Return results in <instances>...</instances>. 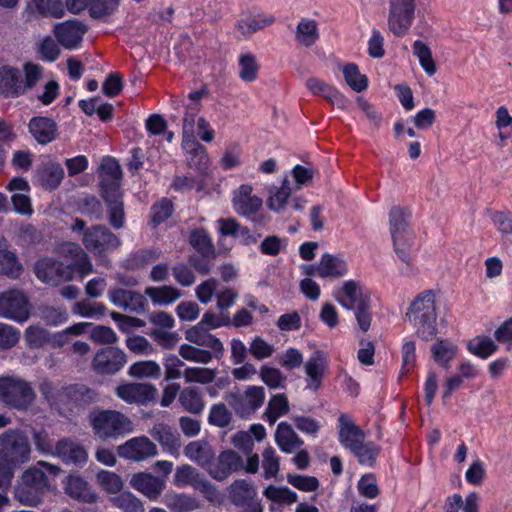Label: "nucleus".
<instances>
[{
  "label": "nucleus",
  "instance_id": "obj_1",
  "mask_svg": "<svg viewBox=\"0 0 512 512\" xmlns=\"http://www.w3.org/2000/svg\"><path fill=\"white\" fill-rule=\"evenodd\" d=\"M332 296L347 310H353L357 326L362 333L372 324L371 295L359 280H346L333 290Z\"/></svg>",
  "mask_w": 512,
  "mask_h": 512
},
{
  "label": "nucleus",
  "instance_id": "obj_2",
  "mask_svg": "<svg viewBox=\"0 0 512 512\" xmlns=\"http://www.w3.org/2000/svg\"><path fill=\"white\" fill-rule=\"evenodd\" d=\"M102 196L107 204L110 223L121 228L124 223V210L120 180L122 176L118 162L112 157L103 158L100 166Z\"/></svg>",
  "mask_w": 512,
  "mask_h": 512
},
{
  "label": "nucleus",
  "instance_id": "obj_3",
  "mask_svg": "<svg viewBox=\"0 0 512 512\" xmlns=\"http://www.w3.org/2000/svg\"><path fill=\"white\" fill-rule=\"evenodd\" d=\"M60 471L58 466L44 461L37 466L27 469L15 490L16 498L25 505L36 506L40 503L42 493L50 488V477H55Z\"/></svg>",
  "mask_w": 512,
  "mask_h": 512
},
{
  "label": "nucleus",
  "instance_id": "obj_4",
  "mask_svg": "<svg viewBox=\"0 0 512 512\" xmlns=\"http://www.w3.org/2000/svg\"><path fill=\"white\" fill-rule=\"evenodd\" d=\"M406 317L418 337L425 341L432 340L438 333L435 293L432 290L419 293L411 302Z\"/></svg>",
  "mask_w": 512,
  "mask_h": 512
},
{
  "label": "nucleus",
  "instance_id": "obj_5",
  "mask_svg": "<svg viewBox=\"0 0 512 512\" xmlns=\"http://www.w3.org/2000/svg\"><path fill=\"white\" fill-rule=\"evenodd\" d=\"M3 455H0V487L10 484L16 465L29 459L28 437L21 431H9L0 437Z\"/></svg>",
  "mask_w": 512,
  "mask_h": 512
},
{
  "label": "nucleus",
  "instance_id": "obj_6",
  "mask_svg": "<svg viewBox=\"0 0 512 512\" xmlns=\"http://www.w3.org/2000/svg\"><path fill=\"white\" fill-rule=\"evenodd\" d=\"M89 423L94 435L102 440L116 439L134 430L131 420L115 410H93Z\"/></svg>",
  "mask_w": 512,
  "mask_h": 512
},
{
  "label": "nucleus",
  "instance_id": "obj_7",
  "mask_svg": "<svg viewBox=\"0 0 512 512\" xmlns=\"http://www.w3.org/2000/svg\"><path fill=\"white\" fill-rule=\"evenodd\" d=\"M266 398L262 386L249 385L243 391H230L224 399L241 418H249L262 407Z\"/></svg>",
  "mask_w": 512,
  "mask_h": 512
},
{
  "label": "nucleus",
  "instance_id": "obj_8",
  "mask_svg": "<svg viewBox=\"0 0 512 512\" xmlns=\"http://www.w3.org/2000/svg\"><path fill=\"white\" fill-rule=\"evenodd\" d=\"M416 0H389L388 29L397 37L405 36L415 19Z\"/></svg>",
  "mask_w": 512,
  "mask_h": 512
},
{
  "label": "nucleus",
  "instance_id": "obj_9",
  "mask_svg": "<svg viewBox=\"0 0 512 512\" xmlns=\"http://www.w3.org/2000/svg\"><path fill=\"white\" fill-rule=\"evenodd\" d=\"M64 253L72 260L71 263L64 264V268L58 270L57 276L53 279L71 281L73 279L82 280L93 272V264L89 256L77 244L69 243L64 248Z\"/></svg>",
  "mask_w": 512,
  "mask_h": 512
},
{
  "label": "nucleus",
  "instance_id": "obj_10",
  "mask_svg": "<svg viewBox=\"0 0 512 512\" xmlns=\"http://www.w3.org/2000/svg\"><path fill=\"white\" fill-rule=\"evenodd\" d=\"M0 397L15 408H26L34 399V392L24 381L14 378L0 379Z\"/></svg>",
  "mask_w": 512,
  "mask_h": 512
},
{
  "label": "nucleus",
  "instance_id": "obj_11",
  "mask_svg": "<svg viewBox=\"0 0 512 512\" xmlns=\"http://www.w3.org/2000/svg\"><path fill=\"white\" fill-rule=\"evenodd\" d=\"M29 315L28 300L22 292L11 290L0 294V317L23 323Z\"/></svg>",
  "mask_w": 512,
  "mask_h": 512
},
{
  "label": "nucleus",
  "instance_id": "obj_12",
  "mask_svg": "<svg viewBox=\"0 0 512 512\" xmlns=\"http://www.w3.org/2000/svg\"><path fill=\"white\" fill-rule=\"evenodd\" d=\"M394 252L403 263L400 273L403 276H414L417 274V267L411 255V248L414 243V233L412 229L405 232L391 233Z\"/></svg>",
  "mask_w": 512,
  "mask_h": 512
},
{
  "label": "nucleus",
  "instance_id": "obj_13",
  "mask_svg": "<svg viewBox=\"0 0 512 512\" xmlns=\"http://www.w3.org/2000/svg\"><path fill=\"white\" fill-rule=\"evenodd\" d=\"M82 242L85 248L95 255L116 249L120 244L119 239L102 226L85 230Z\"/></svg>",
  "mask_w": 512,
  "mask_h": 512
},
{
  "label": "nucleus",
  "instance_id": "obj_14",
  "mask_svg": "<svg viewBox=\"0 0 512 512\" xmlns=\"http://www.w3.org/2000/svg\"><path fill=\"white\" fill-rule=\"evenodd\" d=\"M121 458L135 462L157 455L156 445L146 436L133 437L117 447Z\"/></svg>",
  "mask_w": 512,
  "mask_h": 512
},
{
  "label": "nucleus",
  "instance_id": "obj_15",
  "mask_svg": "<svg viewBox=\"0 0 512 512\" xmlns=\"http://www.w3.org/2000/svg\"><path fill=\"white\" fill-rule=\"evenodd\" d=\"M116 395L129 404L146 405L154 401L157 396V388L150 383H125L119 385Z\"/></svg>",
  "mask_w": 512,
  "mask_h": 512
},
{
  "label": "nucleus",
  "instance_id": "obj_16",
  "mask_svg": "<svg viewBox=\"0 0 512 512\" xmlns=\"http://www.w3.org/2000/svg\"><path fill=\"white\" fill-rule=\"evenodd\" d=\"M262 205V199L253 193V186L249 183L241 184L232 192V206L239 215H254Z\"/></svg>",
  "mask_w": 512,
  "mask_h": 512
},
{
  "label": "nucleus",
  "instance_id": "obj_17",
  "mask_svg": "<svg viewBox=\"0 0 512 512\" xmlns=\"http://www.w3.org/2000/svg\"><path fill=\"white\" fill-rule=\"evenodd\" d=\"M127 362L126 354L116 347H107L98 351L93 359V369L102 374H114Z\"/></svg>",
  "mask_w": 512,
  "mask_h": 512
},
{
  "label": "nucleus",
  "instance_id": "obj_18",
  "mask_svg": "<svg viewBox=\"0 0 512 512\" xmlns=\"http://www.w3.org/2000/svg\"><path fill=\"white\" fill-rule=\"evenodd\" d=\"M242 467L241 456L233 450H226L219 454L215 462L210 463L208 472L212 478L222 481Z\"/></svg>",
  "mask_w": 512,
  "mask_h": 512
},
{
  "label": "nucleus",
  "instance_id": "obj_19",
  "mask_svg": "<svg viewBox=\"0 0 512 512\" xmlns=\"http://www.w3.org/2000/svg\"><path fill=\"white\" fill-rule=\"evenodd\" d=\"M191 137V132L188 131ZM182 149L188 166L201 174L207 173L210 166V158L206 148L196 138L182 140Z\"/></svg>",
  "mask_w": 512,
  "mask_h": 512
},
{
  "label": "nucleus",
  "instance_id": "obj_20",
  "mask_svg": "<svg viewBox=\"0 0 512 512\" xmlns=\"http://www.w3.org/2000/svg\"><path fill=\"white\" fill-rule=\"evenodd\" d=\"M85 27L79 21H65L54 26L57 41L68 50L76 49L85 34Z\"/></svg>",
  "mask_w": 512,
  "mask_h": 512
},
{
  "label": "nucleus",
  "instance_id": "obj_21",
  "mask_svg": "<svg viewBox=\"0 0 512 512\" xmlns=\"http://www.w3.org/2000/svg\"><path fill=\"white\" fill-rule=\"evenodd\" d=\"M21 95H24L21 71L10 65H0V96L16 98Z\"/></svg>",
  "mask_w": 512,
  "mask_h": 512
},
{
  "label": "nucleus",
  "instance_id": "obj_22",
  "mask_svg": "<svg viewBox=\"0 0 512 512\" xmlns=\"http://www.w3.org/2000/svg\"><path fill=\"white\" fill-rule=\"evenodd\" d=\"M25 14L29 20L44 17L62 18L65 9L61 0H26Z\"/></svg>",
  "mask_w": 512,
  "mask_h": 512
},
{
  "label": "nucleus",
  "instance_id": "obj_23",
  "mask_svg": "<svg viewBox=\"0 0 512 512\" xmlns=\"http://www.w3.org/2000/svg\"><path fill=\"white\" fill-rule=\"evenodd\" d=\"M64 491L72 499L83 503H95L99 498L89 483L78 474H70L66 477Z\"/></svg>",
  "mask_w": 512,
  "mask_h": 512
},
{
  "label": "nucleus",
  "instance_id": "obj_24",
  "mask_svg": "<svg viewBox=\"0 0 512 512\" xmlns=\"http://www.w3.org/2000/svg\"><path fill=\"white\" fill-rule=\"evenodd\" d=\"M130 486L150 500H156L166 487V480L150 473L140 472L132 475Z\"/></svg>",
  "mask_w": 512,
  "mask_h": 512
},
{
  "label": "nucleus",
  "instance_id": "obj_25",
  "mask_svg": "<svg viewBox=\"0 0 512 512\" xmlns=\"http://www.w3.org/2000/svg\"><path fill=\"white\" fill-rule=\"evenodd\" d=\"M185 339L200 347L208 348L214 353L215 358L221 357L224 353L222 342L210 334L199 322L185 331Z\"/></svg>",
  "mask_w": 512,
  "mask_h": 512
},
{
  "label": "nucleus",
  "instance_id": "obj_26",
  "mask_svg": "<svg viewBox=\"0 0 512 512\" xmlns=\"http://www.w3.org/2000/svg\"><path fill=\"white\" fill-rule=\"evenodd\" d=\"M338 421L340 443L349 451L354 450L365 440L364 431L347 414H340Z\"/></svg>",
  "mask_w": 512,
  "mask_h": 512
},
{
  "label": "nucleus",
  "instance_id": "obj_27",
  "mask_svg": "<svg viewBox=\"0 0 512 512\" xmlns=\"http://www.w3.org/2000/svg\"><path fill=\"white\" fill-rule=\"evenodd\" d=\"M55 455L61 458L66 464L83 466L88 460L86 449L77 442L70 439H62L55 445Z\"/></svg>",
  "mask_w": 512,
  "mask_h": 512
},
{
  "label": "nucleus",
  "instance_id": "obj_28",
  "mask_svg": "<svg viewBox=\"0 0 512 512\" xmlns=\"http://www.w3.org/2000/svg\"><path fill=\"white\" fill-rule=\"evenodd\" d=\"M8 189L12 192L11 201L14 210L22 215H32L33 208L28 195L29 185L27 181L21 178H14L9 182Z\"/></svg>",
  "mask_w": 512,
  "mask_h": 512
},
{
  "label": "nucleus",
  "instance_id": "obj_29",
  "mask_svg": "<svg viewBox=\"0 0 512 512\" xmlns=\"http://www.w3.org/2000/svg\"><path fill=\"white\" fill-rule=\"evenodd\" d=\"M275 18L264 13H246L241 16L236 25L237 32L243 38H249L257 31L272 25Z\"/></svg>",
  "mask_w": 512,
  "mask_h": 512
},
{
  "label": "nucleus",
  "instance_id": "obj_30",
  "mask_svg": "<svg viewBox=\"0 0 512 512\" xmlns=\"http://www.w3.org/2000/svg\"><path fill=\"white\" fill-rule=\"evenodd\" d=\"M173 483L177 487L192 485L196 489L203 490L207 493L213 490L212 485L209 482L200 479L197 470L188 464L177 467Z\"/></svg>",
  "mask_w": 512,
  "mask_h": 512
},
{
  "label": "nucleus",
  "instance_id": "obj_31",
  "mask_svg": "<svg viewBox=\"0 0 512 512\" xmlns=\"http://www.w3.org/2000/svg\"><path fill=\"white\" fill-rule=\"evenodd\" d=\"M151 436L155 438L169 454L178 457L181 446L180 436L170 426L159 423L151 430Z\"/></svg>",
  "mask_w": 512,
  "mask_h": 512
},
{
  "label": "nucleus",
  "instance_id": "obj_32",
  "mask_svg": "<svg viewBox=\"0 0 512 512\" xmlns=\"http://www.w3.org/2000/svg\"><path fill=\"white\" fill-rule=\"evenodd\" d=\"M348 274V263L341 254H322V278L337 280Z\"/></svg>",
  "mask_w": 512,
  "mask_h": 512
},
{
  "label": "nucleus",
  "instance_id": "obj_33",
  "mask_svg": "<svg viewBox=\"0 0 512 512\" xmlns=\"http://www.w3.org/2000/svg\"><path fill=\"white\" fill-rule=\"evenodd\" d=\"M29 131L35 140L47 144L56 138V124L46 117H34L29 122Z\"/></svg>",
  "mask_w": 512,
  "mask_h": 512
},
{
  "label": "nucleus",
  "instance_id": "obj_34",
  "mask_svg": "<svg viewBox=\"0 0 512 512\" xmlns=\"http://www.w3.org/2000/svg\"><path fill=\"white\" fill-rule=\"evenodd\" d=\"M296 42L302 46L309 48L318 40V23L314 19L303 18L296 25L294 32Z\"/></svg>",
  "mask_w": 512,
  "mask_h": 512
},
{
  "label": "nucleus",
  "instance_id": "obj_35",
  "mask_svg": "<svg viewBox=\"0 0 512 512\" xmlns=\"http://www.w3.org/2000/svg\"><path fill=\"white\" fill-rule=\"evenodd\" d=\"M64 177V170L59 163L50 162L38 169L36 178L46 189H55Z\"/></svg>",
  "mask_w": 512,
  "mask_h": 512
},
{
  "label": "nucleus",
  "instance_id": "obj_36",
  "mask_svg": "<svg viewBox=\"0 0 512 512\" xmlns=\"http://www.w3.org/2000/svg\"><path fill=\"white\" fill-rule=\"evenodd\" d=\"M275 441L279 448L286 453H291L302 445V441L292 426L286 422L278 424L275 432Z\"/></svg>",
  "mask_w": 512,
  "mask_h": 512
},
{
  "label": "nucleus",
  "instance_id": "obj_37",
  "mask_svg": "<svg viewBox=\"0 0 512 512\" xmlns=\"http://www.w3.org/2000/svg\"><path fill=\"white\" fill-rule=\"evenodd\" d=\"M60 268H64V263L50 258H43L37 261L35 265V272L38 279L42 282L56 286L65 282V280L50 279L57 276V272Z\"/></svg>",
  "mask_w": 512,
  "mask_h": 512
},
{
  "label": "nucleus",
  "instance_id": "obj_38",
  "mask_svg": "<svg viewBox=\"0 0 512 512\" xmlns=\"http://www.w3.org/2000/svg\"><path fill=\"white\" fill-rule=\"evenodd\" d=\"M292 191L294 190L291 187L289 179L284 178L280 187H273L270 190L269 197L267 199L268 208L275 212L283 211L288 203V199Z\"/></svg>",
  "mask_w": 512,
  "mask_h": 512
},
{
  "label": "nucleus",
  "instance_id": "obj_39",
  "mask_svg": "<svg viewBox=\"0 0 512 512\" xmlns=\"http://www.w3.org/2000/svg\"><path fill=\"white\" fill-rule=\"evenodd\" d=\"M179 402L184 410L192 414H200L205 408L202 393L193 386L186 387L180 392Z\"/></svg>",
  "mask_w": 512,
  "mask_h": 512
},
{
  "label": "nucleus",
  "instance_id": "obj_40",
  "mask_svg": "<svg viewBox=\"0 0 512 512\" xmlns=\"http://www.w3.org/2000/svg\"><path fill=\"white\" fill-rule=\"evenodd\" d=\"M184 454L187 458L203 467L210 465L214 456L211 447L207 443L201 441L190 442L185 447Z\"/></svg>",
  "mask_w": 512,
  "mask_h": 512
},
{
  "label": "nucleus",
  "instance_id": "obj_41",
  "mask_svg": "<svg viewBox=\"0 0 512 512\" xmlns=\"http://www.w3.org/2000/svg\"><path fill=\"white\" fill-rule=\"evenodd\" d=\"M260 64L250 52L240 54L238 58V75L244 82H254L259 73Z\"/></svg>",
  "mask_w": 512,
  "mask_h": 512
},
{
  "label": "nucleus",
  "instance_id": "obj_42",
  "mask_svg": "<svg viewBox=\"0 0 512 512\" xmlns=\"http://www.w3.org/2000/svg\"><path fill=\"white\" fill-rule=\"evenodd\" d=\"M145 294L151 299L154 305H169L178 300L182 294L179 289L173 286L148 287Z\"/></svg>",
  "mask_w": 512,
  "mask_h": 512
},
{
  "label": "nucleus",
  "instance_id": "obj_43",
  "mask_svg": "<svg viewBox=\"0 0 512 512\" xmlns=\"http://www.w3.org/2000/svg\"><path fill=\"white\" fill-rule=\"evenodd\" d=\"M289 401L285 394H275L270 397L266 410L265 419L273 425L280 417L286 415L289 411Z\"/></svg>",
  "mask_w": 512,
  "mask_h": 512
},
{
  "label": "nucleus",
  "instance_id": "obj_44",
  "mask_svg": "<svg viewBox=\"0 0 512 512\" xmlns=\"http://www.w3.org/2000/svg\"><path fill=\"white\" fill-rule=\"evenodd\" d=\"M128 374L138 379H157L161 375V367L153 360L138 361L129 367Z\"/></svg>",
  "mask_w": 512,
  "mask_h": 512
},
{
  "label": "nucleus",
  "instance_id": "obj_45",
  "mask_svg": "<svg viewBox=\"0 0 512 512\" xmlns=\"http://www.w3.org/2000/svg\"><path fill=\"white\" fill-rule=\"evenodd\" d=\"M434 360L444 368L449 367V363L457 354V346L448 340H437L431 347Z\"/></svg>",
  "mask_w": 512,
  "mask_h": 512
},
{
  "label": "nucleus",
  "instance_id": "obj_46",
  "mask_svg": "<svg viewBox=\"0 0 512 512\" xmlns=\"http://www.w3.org/2000/svg\"><path fill=\"white\" fill-rule=\"evenodd\" d=\"M347 85L357 93L367 89L368 78L362 74L359 67L354 63L346 64L342 69Z\"/></svg>",
  "mask_w": 512,
  "mask_h": 512
},
{
  "label": "nucleus",
  "instance_id": "obj_47",
  "mask_svg": "<svg viewBox=\"0 0 512 512\" xmlns=\"http://www.w3.org/2000/svg\"><path fill=\"white\" fill-rule=\"evenodd\" d=\"M413 54L418 58L420 66L429 76L436 73V62L433 59L430 47L426 43L416 40L413 43Z\"/></svg>",
  "mask_w": 512,
  "mask_h": 512
},
{
  "label": "nucleus",
  "instance_id": "obj_48",
  "mask_svg": "<svg viewBox=\"0 0 512 512\" xmlns=\"http://www.w3.org/2000/svg\"><path fill=\"white\" fill-rule=\"evenodd\" d=\"M164 503L173 512H190L198 508L196 499L184 494L168 493Z\"/></svg>",
  "mask_w": 512,
  "mask_h": 512
},
{
  "label": "nucleus",
  "instance_id": "obj_49",
  "mask_svg": "<svg viewBox=\"0 0 512 512\" xmlns=\"http://www.w3.org/2000/svg\"><path fill=\"white\" fill-rule=\"evenodd\" d=\"M230 498L236 505H245L253 499L256 492L246 480H236L229 488Z\"/></svg>",
  "mask_w": 512,
  "mask_h": 512
},
{
  "label": "nucleus",
  "instance_id": "obj_50",
  "mask_svg": "<svg viewBox=\"0 0 512 512\" xmlns=\"http://www.w3.org/2000/svg\"><path fill=\"white\" fill-rule=\"evenodd\" d=\"M495 127L498 130L499 145L504 146L510 138V133L507 132V129H510L512 132V116L506 106H499L497 108L495 112Z\"/></svg>",
  "mask_w": 512,
  "mask_h": 512
},
{
  "label": "nucleus",
  "instance_id": "obj_51",
  "mask_svg": "<svg viewBox=\"0 0 512 512\" xmlns=\"http://www.w3.org/2000/svg\"><path fill=\"white\" fill-rule=\"evenodd\" d=\"M96 482L108 494L119 493L124 485L122 478L118 474L108 470L98 471Z\"/></svg>",
  "mask_w": 512,
  "mask_h": 512
},
{
  "label": "nucleus",
  "instance_id": "obj_52",
  "mask_svg": "<svg viewBox=\"0 0 512 512\" xmlns=\"http://www.w3.org/2000/svg\"><path fill=\"white\" fill-rule=\"evenodd\" d=\"M362 465L373 466L380 452V447L371 441H363L350 451Z\"/></svg>",
  "mask_w": 512,
  "mask_h": 512
},
{
  "label": "nucleus",
  "instance_id": "obj_53",
  "mask_svg": "<svg viewBox=\"0 0 512 512\" xmlns=\"http://www.w3.org/2000/svg\"><path fill=\"white\" fill-rule=\"evenodd\" d=\"M113 507L123 512H144L143 503L131 492H122L110 499Z\"/></svg>",
  "mask_w": 512,
  "mask_h": 512
},
{
  "label": "nucleus",
  "instance_id": "obj_54",
  "mask_svg": "<svg viewBox=\"0 0 512 512\" xmlns=\"http://www.w3.org/2000/svg\"><path fill=\"white\" fill-rule=\"evenodd\" d=\"M409 217L410 211L408 208L393 206L389 212L390 232H405V230H410Z\"/></svg>",
  "mask_w": 512,
  "mask_h": 512
},
{
  "label": "nucleus",
  "instance_id": "obj_55",
  "mask_svg": "<svg viewBox=\"0 0 512 512\" xmlns=\"http://www.w3.org/2000/svg\"><path fill=\"white\" fill-rule=\"evenodd\" d=\"M242 154L243 150L240 144L229 143L223 151L219 164L224 170L237 168L242 164Z\"/></svg>",
  "mask_w": 512,
  "mask_h": 512
},
{
  "label": "nucleus",
  "instance_id": "obj_56",
  "mask_svg": "<svg viewBox=\"0 0 512 512\" xmlns=\"http://www.w3.org/2000/svg\"><path fill=\"white\" fill-rule=\"evenodd\" d=\"M179 355L187 361L200 364H207L215 357L211 350L200 349L189 344L180 346Z\"/></svg>",
  "mask_w": 512,
  "mask_h": 512
},
{
  "label": "nucleus",
  "instance_id": "obj_57",
  "mask_svg": "<svg viewBox=\"0 0 512 512\" xmlns=\"http://www.w3.org/2000/svg\"><path fill=\"white\" fill-rule=\"evenodd\" d=\"M183 377L187 383L209 384L216 377V370L207 367H186Z\"/></svg>",
  "mask_w": 512,
  "mask_h": 512
},
{
  "label": "nucleus",
  "instance_id": "obj_58",
  "mask_svg": "<svg viewBox=\"0 0 512 512\" xmlns=\"http://www.w3.org/2000/svg\"><path fill=\"white\" fill-rule=\"evenodd\" d=\"M218 231L220 233L219 245L220 252L228 253L231 250L232 244H226V237L233 236L235 237L239 224L235 219H219L217 221Z\"/></svg>",
  "mask_w": 512,
  "mask_h": 512
},
{
  "label": "nucleus",
  "instance_id": "obj_59",
  "mask_svg": "<svg viewBox=\"0 0 512 512\" xmlns=\"http://www.w3.org/2000/svg\"><path fill=\"white\" fill-rule=\"evenodd\" d=\"M22 84L24 85V94L27 90L35 87L43 76V67L34 62H26L23 65Z\"/></svg>",
  "mask_w": 512,
  "mask_h": 512
},
{
  "label": "nucleus",
  "instance_id": "obj_60",
  "mask_svg": "<svg viewBox=\"0 0 512 512\" xmlns=\"http://www.w3.org/2000/svg\"><path fill=\"white\" fill-rule=\"evenodd\" d=\"M469 351L481 358H487L497 350V345L489 337H475L468 344Z\"/></svg>",
  "mask_w": 512,
  "mask_h": 512
},
{
  "label": "nucleus",
  "instance_id": "obj_61",
  "mask_svg": "<svg viewBox=\"0 0 512 512\" xmlns=\"http://www.w3.org/2000/svg\"><path fill=\"white\" fill-rule=\"evenodd\" d=\"M232 420V412L224 403H217L211 406L208 421L216 427H226Z\"/></svg>",
  "mask_w": 512,
  "mask_h": 512
},
{
  "label": "nucleus",
  "instance_id": "obj_62",
  "mask_svg": "<svg viewBox=\"0 0 512 512\" xmlns=\"http://www.w3.org/2000/svg\"><path fill=\"white\" fill-rule=\"evenodd\" d=\"M72 310L81 317L98 318L104 314L105 307L101 303L82 300L74 303Z\"/></svg>",
  "mask_w": 512,
  "mask_h": 512
},
{
  "label": "nucleus",
  "instance_id": "obj_63",
  "mask_svg": "<svg viewBox=\"0 0 512 512\" xmlns=\"http://www.w3.org/2000/svg\"><path fill=\"white\" fill-rule=\"evenodd\" d=\"M264 495L268 499L280 504L289 505L297 501V494L287 487L271 485L265 489Z\"/></svg>",
  "mask_w": 512,
  "mask_h": 512
},
{
  "label": "nucleus",
  "instance_id": "obj_64",
  "mask_svg": "<svg viewBox=\"0 0 512 512\" xmlns=\"http://www.w3.org/2000/svg\"><path fill=\"white\" fill-rule=\"evenodd\" d=\"M184 362L176 355L167 354L163 357V366L165 372V380L172 381L183 376L182 368Z\"/></svg>",
  "mask_w": 512,
  "mask_h": 512
}]
</instances>
